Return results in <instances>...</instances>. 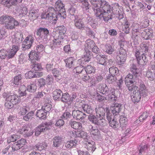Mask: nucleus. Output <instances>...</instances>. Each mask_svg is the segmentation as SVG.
<instances>
[{
	"label": "nucleus",
	"instance_id": "8fccbe9b",
	"mask_svg": "<svg viewBox=\"0 0 155 155\" xmlns=\"http://www.w3.org/2000/svg\"><path fill=\"white\" fill-rule=\"evenodd\" d=\"M119 78L118 77L110 74L107 76V80L109 83H112Z\"/></svg>",
	"mask_w": 155,
	"mask_h": 155
},
{
	"label": "nucleus",
	"instance_id": "f257e3e1",
	"mask_svg": "<svg viewBox=\"0 0 155 155\" xmlns=\"http://www.w3.org/2000/svg\"><path fill=\"white\" fill-rule=\"evenodd\" d=\"M125 83L128 90L130 91H133L131 96L132 101L134 103L139 102L140 100L141 95L143 96L145 95L142 94L138 87L134 85V83H136L134 78L131 74L127 75L125 78Z\"/></svg>",
	"mask_w": 155,
	"mask_h": 155
},
{
	"label": "nucleus",
	"instance_id": "49530a36",
	"mask_svg": "<svg viewBox=\"0 0 155 155\" xmlns=\"http://www.w3.org/2000/svg\"><path fill=\"white\" fill-rule=\"evenodd\" d=\"M29 17L31 20L33 21L38 17V14L36 10H31L29 12Z\"/></svg>",
	"mask_w": 155,
	"mask_h": 155
},
{
	"label": "nucleus",
	"instance_id": "7ed1b4c3",
	"mask_svg": "<svg viewBox=\"0 0 155 155\" xmlns=\"http://www.w3.org/2000/svg\"><path fill=\"white\" fill-rule=\"evenodd\" d=\"M109 5L110 7L109 9H108V12L106 11L105 12L106 13L107 12V15H104L103 13H102L101 14L100 17L99 18L100 19L102 18L103 20L106 22H107L109 20L112 19V14L116 15L120 12V11H121L117 5H115L113 7H111L109 4Z\"/></svg>",
	"mask_w": 155,
	"mask_h": 155
},
{
	"label": "nucleus",
	"instance_id": "9b49d317",
	"mask_svg": "<svg viewBox=\"0 0 155 155\" xmlns=\"http://www.w3.org/2000/svg\"><path fill=\"white\" fill-rule=\"evenodd\" d=\"M19 25V22L11 16L8 18V19L5 24L4 26L6 29L12 30L14 29L15 27L18 26Z\"/></svg>",
	"mask_w": 155,
	"mask_h": 155
},
{
	"label": "nucleus",
	"instance_id": "dca6fc26",
	"mask_svg": "<svg viewBox=\"0 0 155 155\" xmlns=\"http://www.w3.org/2000/svg\"><path fill=\"white\" fill-rule=\"evenodd\" d=\"M30 130L29 127H23L18 130V133L23 134L25 137H27L31 136L34 133L32 130Z\"/></svg>",
	"mask_w": 155,
	"mask_h": 155
},
{
	"label": "nucleus",
	"instance_id": "4468645a",
	"mask_svg": "<svg viewBox=\"0 0 155 155\" xmlns=\"http://www.w3.org/2000/svg\"><path fill=\"white\" fill-rule=\"evenodd\" d=\"M23 0H0V3L5 6L10 8L12 5H15L21 3Z\"/></svg>",
	"mask_w": 155,
	"mask_h": 155
},
{
	"label": "nucleus",
	"instance_id": "bf43d9fd",
	"mask_svg": "<svg viewBox=\"0 0 155 155\" xmlns=\"http://www.w3.org/2000/svg\"><path fill=\"white\" fill-rule=\"evenodd\" d=\"M32 63V64L31 65V67L32 69L37 71H38L41 68V65L36 62V61L34 62V63Z\"/></svg>",
	"mask_w": 155,
	"mask_h": 155
},
{
	"label": "nucleus",
	"instance_id": "aec40b11",
	"mask_svg": "<svg viewBox=\"0 0 155 155\" xmlns=\"http://www.w3.org/2000/svg\"><path fill=\"white\" fill-rule=\"evenodd\" d=\"M121 109V105L120 104L115 103L110 108V113H112V115L115 117L118 114Z\"/></svg>",
	"mask_w": 155,
	"mask_h": 155
},
{
	"label": "nucleus",
	"instance_id": "473e14b6",
	"mask_svg": "<svg viewBox=\"0 0 155 155\" xmlns=\"http://www.w3.org/2000/svg\"><path fill=\"white\" fill-rule=\"evenodd\" d=\"M130 70L132 74L134 75V76L132 74H129H129H131L133 76V77L134 78L135 80L137 82L136 79L137 76L139 75V69L137 68L135 65L133 64L132 67L130 68Z\"/></svg>",
	"mask_w": 155,
	"mask_h": 155
},
{
	"label": "nucleus",
	"instance_id": "ea45409f",
	"mask_svg": "<svg viewBox=\"0 0 155 155\" xmlns=\"http://www.w3.org/2000/svg\"><path fill=\"white\" fill-rule=\"evenodd\" d=\"M109 73L111 75L118 77L120 75L119 74V70L117 67H112L110 68L109 69Z\"/></svg>",
	"mask_w": 155,
	"mask_h": 155
},
{
	"label": "nucleus",
	"instance_id": "393cba45",
	"mask_svg": "<svg viewBox=\"0 0 155 155\" xmlns=\"http://www.w3.org/2000/svg\"><path fill=\"white\" fill-rule=\"evenodd\" d=\"M95 58L97 63L104 66L106 65L107 59L105 55L101 56L100 55H97L96 56Z\"/></svg>",
	"mask_w": 155,
	"mask_h": 155
},
{
	"label": "nucleus",
	"instance_id": "4c0bfd02",
	"mask_svg": "<svg viewBox=\"0 0 155 155\" xmlns=\"http://www.w3.org/2000/svg\"><path fill=\"white\" fill-rule=\"evenodd\" d=\"M94 142L93 141H92L91 142H87L86 143V146L85 147L90 152H93L96 149V148L94 145Z\"/></svg>",
	"mask_w": 155,
	"mask_h": 155
},
{
	"label": "nucleus",
	"instance_id": "72a5a7b5",
	"mask_svg": "<svg viewBox=\"0 0 155 155\" xmlns=\"http://www.w3.org/2000/svg\"><path fill=\"white\" fill-rule=\"evenodd\" d=\"M142 36L146 40L151 39L152 38L153 34L147 29L144 30L142 33Z\"/></svg>",
	"mask_w": 155,
	"mask_h": 155
},
{
	"label": "nucleus",
	"instance_id": "e433bc0d",
	"mask_svg": "<svg viewBox=\"0 0 155 155\" xmlns=\"http://www.w3.org/2000/svg\"><path fill=\"white\" fill-rule=\"evenodd\" d=\"M78 142L76 140L68 141L65 144V147L66 148H71L75 147Z\"/></svg>",
	"mask_w": 155,
	"mask_h": 155
},
{
	"label": "nucleus",
	"instance_id": "ddd939ff",
	"mask_svg": "<svg viewBox=\"0 0 155 155\" xmlns=\"http://www.w3.org/2000/svg\"><path fill=\"white\" fill-rule=\"evenodd\" d=\"M97 127H94L92 125L88 126V128L91 132V137L94 139L97 140L101 138L100 131L97 128Z\"/></svg>",
	"mask_w": 155,
	"mask_h": 155
},
{
	"label": "nucleus",
	"instance_id": "423d86ee",
	"mask_svg": "<svg viewBox=\"0 0 155 155\" xmlns=\"http://www.w3.org/2000/svg\"><path fill=\"white\" fill-rule=\"evenodd\" d=\"M117 58L119 65H122L125 62L127 57V53L125 49L121 46L119 51L117 52Z\"/></svg>",
	"mask_w": 155,
	"mask_h": 155
},
{
	"label": "nucleus",
	"instance_id": "20e7f679",
	"mask_svg": "<svg viewBox=\"0 0 155 155\" xmlns=\"http://www.w3.org/2000/svg\"><path fill=\"white\" fill-rule=\"evenodd\" d=\"M59 30V35L58 37L54 36V39L53 40V46L54 47L58 46L63 41L66 33V28L63 25L58 27Z\"/></svg>",
	"mask_w": 155,
	"mask_h": 155
},
{
	"label": "nucleus",
	"instance_id": "338daca9",
	"mask_svg": "<svg viewBox=\"0 0 155 155\" xmlns=\"http://www.w3.org/2000/svg\"><path fill=\"white\" fill-rule=\"evenodd\" d=\"M87 49L88 51L91 50L92 51V49L96 46L94 42L93 41H90L89 42H88L87 45Z\"/></svg>",
	"mask_w": 155,
	"mask_h": 155
},
{
	"label": "nucleus",
	"instance_id": "f3484780",
	"mask_svg": "<svg viewBox=\"0 0 155 155\" xmlns=\"http://www.w3.org/2000/svg\"><path fill=\"white\" fill-rule=\"evenodd\" d=\"M72 15V19L74 22V25L78 29L81 30L84 29V25L81 20L80 19L78 16L76 15L75 16H74Z\"/></svg>",
	"mask_w": 155,
	"mask_h": 155
},
{
	"label": "nucleus",
	"instance_id": "1a4fd4ad",
	"mask_svg": "<svg viewBox=\"0 0 155 155\" xmlns=\"http://www.w3.org/2000/svg\"><path fill=\"white\" fill-rule=\"evenodd\" d=\"M34 41V37L30 35L27 36L22 44L21 48L23 51L30 49Z\"/></svg>",
	"mask_w": 155,
	"mask_h": 155
},
{
	"label": "nucleus",
	"instance_id": "09e8293b",
	"mask_svg": "<svg viewBox=\"0 0 155 155\" xmlns=\"http://www.w3.org/2000/svg\"><path fill=\"white\" fill-rule=\"evenodd\" d=\"M21 75L20 74L15 76L14 78V84L17 85H20L21 84Z\"/></svg>",
	"mask_w": 155,
	"mask_h": 155
},
{
	"label": "nucleus",
	"instance_id": "603ef678",
	"mask_svg": "<svg viewBox=\"0 0 155 155\" xmlns=\"http://www.w3.org/2000/svg\"><path fill=\"white\" fill-rule=\"evenodd\" d=\"M91 52L90 51L86 50V52L84 53V57L83 58L84 60L86 61H89L91 58Z\"/></svg>",
	"mask_w": 155,
	"mask_h": 155
},
{
	"label": "nucleus",
	"instance_id": "0eeeda50",
	"mask_svg": "<svg viewBox=\"0 0 155 155\" xmlns=\"http://www.w3.org/2000/svg\"><path fill=\"white\" fill-rule=\"evenodd\" d=\"M106 112L107 119L109 122L110 126L114 128L118 127L120 126L119 124L117 121L116 117L112 115L108 108H106Z\"/></svg>",
	"mask_w": 155,
	"mask_h": 155
},
{
	"label": "nucleus",
	"instance_id": "5701e85b",
	"mask_svg": "<svg viewBox=\"0 0 155 155\" xmlns=\"http://www.w3.org/2000/svg\"><path fill=\"white\" fill-rule=\"evenodd\" d=\"M86 114L79 110H74L72 111L73 117L77 120L83 119L85 117Z\"/></svg>",
	"mask_w": 155,
	"mask_h": 155
},
{
	"label": "nucleus",
	"instance_id": "bb28decb",
	"mask_svg": "<svg viewBox=\"0 0 155 155\" xmlns=\"http://www.w3.org/2000/svg\"><path fill=\"white\" fill-rule=\"evenodd\" d=\"M64 61L66 63V67L70 68L74 67L76 60L73 58L70 57L65 60Z\"/></svg>",
	"mask_w": 155,
	"mask_h": 155
},
{
	"label": "nucleus",
	"instance_id": "cd10ccee",
	"mask_svg": "<svg viewBox=\"0 0 155 155\" xmlns=\"http://www.w3.org/2000/svg\"><path fill=\"white\" fill-rule=\"evenodd\" d=\"M96 116L100 118H103L105 116V110L102 107H99L96 108Z\"/></svg>",
	"mask_w": 155,
	"mask_h": 155
},
{
	"label": "nucleus",
	"instance_id": "39448f33",
	"mask_svg": "<svg viewBox=\"0 0 155 155\" xmlns=\"http://www.w3.org/2000/svg\"><path fill=\"white\" fill-rule=\"evenodd\" d=\"M47 12V14H45L42 16V18L52 19L54 21H56L58 20V18H63V15H62L61 13H60L59 12H57L53 7H49Z\"/></svg>",
	"mask_w": 155,
	"mask_h": 155
},
{
	"label": "nucleus",
	"instance_id": "0e129e2a",
	"mask_svg": "<svg viewBox=\"0 0 155 155\" xmlns=\"http://www.w3.org/2000/svg\"><path fill=\"white\" fill-rule=\"evenodd\" d=\"M23 35L20 34L19 36L16 37L14 39L13 41H15L16 44H19L22 42L23 40Z\"/></svg>",
	"mask_w": 155,
	"mask_h": 155
},
{
	"label": "nucleus",
	"instance_id": "a878e982",
	"mask_svg": "<svg viewBox=\"0 0 155 155\" xmlns=\"http://www.w3.org/2000/svg\"><path fill=\"white\" fill-rule=\"evenodd\" d=\"M12 48L7 51L8 52V58L9 59L13 58L19 49V48L17 45H13Z\"/></svg>",
	"mask_w": 155,
	"mask_h": 155
},
{
	"label": "nucleus",
	"instance_id": "2eb2a0df",
	"mask_svg": "<svg viewBox=\"0 0 155 155\" xmlns=\"http://www.w3.org/2000/svg\"><path fill=\"white\" fill-rule=\"evenodd\" d=\"M88 119L93 124L96 125H101L104 124L103 121H104V119L103 118H100L98 117H97L93 115H90L88 116Z\"/></svg>",
	"mask_w": 155,
	"mask_h": 155
},
{
	"label": "nucleus",
	"instance_id": "6ab92c4d",
	"mask_svg": "<svg viewBox=\"0 0 155 155\" xmlns=\"http://www.w3.org/2000/svg\"><path fill=\"white\" fill-rule=\"evenodd\" d=\"M115 89H111L110 93L107 95L106 100L112 103H115L117 100V97L115 94Z\"/></svg>",
	"mask_w": 155,
	"mask_h": 155
},
{
	"label": "nucleus",
	"instance_id": "f704fd0d",
	"mask_svg": "<svg viewBox=\"0 0 155 155\" xmlns=\"http://www.w3.org/2000/svg\"><path fill=\"white\" fill-rule=\"evenodd\" d=\"M69 125L75 129H80L82 127L81 124L78 122L73 121L72 120L69 121Z\"/></svg>",
	"mask_w": 155,
	"mask_h": 155
},
{
	"label": "nucleus",
	"instance_id": "e2e57ef3",
	"mask_svg": "<svg viewBox=\"0 0 155 155\" xmlns=\"http://www.w3.org/2000/svg\"><path fill=\"white\" fill-rule=\"evenodd\" d=\"M8 52L7 51L2 49L0 51V57L2 59H5L6 57H8Z\"/></svg>",
	"mask_w": 155,
	"mask_h": 155
},
{
	"label": "nucleus",
	"instance_id": "3c124183",
	"mask_svg": "<svg viewBox=\"0 0 155 155\" xmlns=\"http://www.w3.org/2000/svg\"><path fill=\"white\" fill-rule=\"evenodd\" d=\"M76 136L77 137H81L84 139L87 137V133L83 130H77L76 131Z\"/></svg>",
	"mask_w": 155,
	"mask_h": 155
},
{
	"label": "nucleus",
	"instance_id": "a18cd8bd",
	"mask_svg": "<svg viewBox=\"0 0 155 155\" xmlns=\"http://www.w3.org/2000/svg\"><path fill=\"white\" fill-rule=\"evenodd\" d=\"M20 138V136L17 134H13L8 137L7 142L10 143L11 142H14Z\"/></svg>",
	"mask_w": 155,
	"mask_h": 155
},
{
	"label": "nucleus",
	"instance_id": "c756f323",
	"mask_svg": "<svg viewBox=\"0 0 155 155\" xmlns=\"http://www.w3.org/2000/svg\"><path fill=\"white\" fill-rule=\"evenodd\" d=\"M48 146V143L45 142L42 143H38L36 145L34 146L33 149L36 150L41 151L46 149Z\"/></svg>",
	"mask_w": 155,
	"mask_h": 155
},
{
	"label": "nucleus",
	"instance_id": "a19ab883",
	"mask_svg": "<svg viewBox=\"0 0 155 155\" xmlns=\"http://www.w3.org/2000/svg\"><path fill=\"white\" fill-rule=\"evenodd\" d=\"M82 108L85 113L88 114H91L92 113L93 110L91 106L88 104H83Z\"/></svg>",
	"mask_w": 155,
	"mask_h": 155
},
{
	"label": "nucleus",
	"instance_id": "79ce46f5",
	"mask_svg": "<svg viewBox=\"0 0 155 155\" xmlns=\"http://www.w3.org/2000/svg\"><path fill=\"white\" fill-rule=\"evenodd\" d=\"M127 119L123 116L120 117L119 120L120 126V127L123 128L127 124Z\"/></svg>",
	"mask_w": 155,
	"mask_h": 155
},
{
	"label": "nucleus",
	"instance_id": "6e6552de",
	"mask_svg": "<svg viewBox=\"0 0 155 155\" xmlns=\"http://www.w3.org/2000/svg\"><path fill=\"white\" fill-rule=\"evenodd\" d=\"M36 34L39 38L44 41H47L48 39V37L50 35L49 30L45 27H40L36 31Z\"/></svg>",
	"mask_w": 155,
	"mask_h": 155
},
{
	"label": "nucleus",
	"instance_id": "37998d69",
	"mask_svg": "<svg viewBox=\"0 0 155 155\" xmlns=\"http://www.w3.org/2000/svg\"><path fill=\"white\" fill-rule=\"evenodd\" d=\"M62 96L61 97L60 100L63 102L67 103L70 101V95L67 93L62 94Z\"/></svg>",
	"mask_w": 155,
	"mask_h": 155
},
{
	"label": "nucleus",
	"instance_id": "a211bd4d",
	"mask_svg": "<svg viewBox=\"0 0 155 155\" xmlns=\"http://www.w3.org/2000/svg\"><path fill=\"white\" fill-rule=\"evenodd\" d=\"M26 140L24 139H21L12 144L11 147L14 152L21 148L25 144Z\"/></svg>",
	"mask_w": 155,
	"mask_h": 155
},
{
	"label": "nucleus",
	"instance_id": "680f3d73",
	"mask_svg": "<svg viewBox=\"0 0 155 155\" xmlns=\"http://www.w3.org/2000/svg\"><path fill=\"white\" fill-rule=\"evenodd\" d=\"M146 77L150 81H153L154 78L155 73L152 72L150 71H148L146 73Z\"/></svg>",
	"mask_w": 155,
	"mask_h": 155
},
{
	"label": "nucleus",
	"instance_id": "7c9ffc66",
	"mask_svg": "<svg viewBox=\"0 0 155 155\" xmlns=\"http://www.w3.org/2000/svg\"><path fill=\"white\" fill-rule=\"evenodd\" d=\"M62 91L60 89H56L52 93L53 99L55 101H59L61 97Z\"/></svg>",
	"mask_w": 155,
	"mask_h": 155
},
{
	"label": "nucleus",
	"instance_id": "9d476101",
	"mask_svg": "<svg viewBox=\"0 0 155 155\" xmlns=\"http://www.w3.org/2000/svg\"><path fill=\"white\" fill-rule=\"evenodd\" d=\"M135 55L137 59V63L139 65H144L146 64L147 60L145 53L141 54L138 49L135 50Z\"/></svg>",
	"mask_w": 155,
	"mask_h": 155
},
{
	"label": "nucleus",
	"instance_id": "5fc2aeb1",
	"mask_svg": "<svg viewBox=\"0 0 155 155\" xmlns=\"http://www.w3.org/2000/svg\"><path fill=\"white\" fill-rule=\"evenodd\" d=\"M52 107V105L49 103H45L42 107L41 109L43 110L45 112L47 113L51 109Z\"/></svg>",
	"mask_w": 155,
	"mask_h": 155
},
{
	"label": "nucleus",
	"instance_id": "4d7b16f0",
	"mask_svg": "<svg viewBox=\"0 0 155 155\" xmlns=\"http://www.w3.org/2000/svg\"><path fill=\"white\" fill-rule=\"evenodd\" d=\"M2 152L3 154H5L8 153V154L9 155L12 154L13 153H14V152L12 150L11 147L8 146H7L6 148L3 149L2 150Z\"/></svg>",
	"mask_w": 155,
	"mask_h": 155
},
{
	"label": "nucleus",
	"instance_id": "c85d7f7f",
	"mask_svg": "<svg viewBox=\"0 0 155 155\" xmlns=\"http://www.w3.org/2000/svg\"><path fill=\"white\" fill-rule=\"evenodd\" d=\"M51 71L53 76L55 78V79L57 81H58L61 79V72L59 69L54 68Z\"/></svg>",
	"mask_w": 155,
	"mask_h": 155
},
{
	"label": "nucleus",
	"instance_id": "c9c22d12",
	"mask_svg": "<svg viewBox=\"0 0 155 155\" xmlns=\"http://www.w3.org/2000/svg\"><path fill=\"white\" fill-rule=\"evenodd\" d=\"M47 114V113L41 109L37 111L36 115L40 119H44L46 118Z\"/></svg>",
	"mask_w": 155,
	"mask_h": 155
},
{
	"label": "nucleus",
	"instance_id": "412c9836",
	"mask_svg": "<svg viewBox=\"0 0 155 155\" xmlns=\"http://www.w3.org/2000/svg\"><path fill=\"white\" fill-rule=\"evenodd\" d=\"M53 146L54 147H60L63 142V138L58 135L54 137L53 139Z\"/></svg>",
	"mask_w": 155,
	"mask_h": 155
},
{
	"label": "nucleus",
	"instance_id": "f03ea898",
	"mask_svg": "<svg viewBox=\"0 0 155 155\" xmlns=\"http://www.w3.org/2000/svg\"><path fill=\"white\" fill-rule=\"evenodd\" d=\"M91 3L96 17L99 18L101 14L103 13L104 15H107V12H105L106 11L108 12L110 7L108 2L105 0H91Z\"/></svg>",
	"mask_w": 155,
	"mask_h": 155
},
{
	"label": "nucleus",
	"instance_id": "6e6d98bb",
	"mask_svg": "<svg viewBox=\"0 0 155 155\" xmlns=\"http://www.w3.org/2000/svg\"><path fill=\"white\" fill-rule=\"evenodd\" d=\"M76 74L78 75L80 74V76L83 74L84 73H85V71L83 66L81 65L79 66H78L76 68Z\"/></svg>",
	"mask_w": 155,
	"mask_h": 155
},
{
	"label": "nucleus",
	"instance_id": "b1692460",
	"mask_svg": "<svg viewBox=\"0 0 155 155\" xmlns=\"http://www.w3.org/2000/svg\"><path fill=\"white\" fill-rule=\"evenodd\" d=\"M29 57L32 63H34L36 60L38 61L40 59L39 53L36 52L35 51H31L28 54Z\"/></svg>",
	"mask_w": 155,
	"mask_h": 155
},
{
	"label": "nucleus",
	"instance_id": "2f4dec72",
	"mask_svg": "<svg viewBox=\"0 0 155 155\" xmlns=\"http://www.w3.org/2000/svg\"><path fill=\"white\" fill-rule=\"evenodd\" d=\"M101 92L103 94L105 95H108L110 93L111 89H114V88L112 87H110L108 88V87L105 84H103L101 86Z\"/></svg>",
	"mask_w": 155,
	"mask_h": 155
},
{
	"label": "nucleus",
	"instance_id": "052dcab7",
	"mask_svg": "<svg viewBox=\"0 0 155 155\" xmlns=\"http://www.w3.org/2000/svg\"><path fill=\"white\" fill-rule=\"evenodd\" d=\"M35 73V72H33L32 71H28L25 74V77L29 79L35 78L36 77Z\"/></svg>",
	"mask_w": 155,
	"mask_h": 155
},
{
	"label": "nucleus",
	"instance_id": "4be33fe9",
	"mask_svg": "<svg viewBox=\"0 0 155 155\" xmlns=\"http://www.w3.org/2000/svg\"><path fill=\"white\" fill-rule=\"evenodd\" d=\"M6 101H9L13 104H16L20 102V99L19 97L17 94H13L7 96L6 98Z\"/></svg>",
	"mask_w": 155,
	"mask_h": 155
},
{
	"label": "nucleus",
	"instance_id": "c03bdc74",
	"mask_svg": "<svg viewBox=\"0 0 155 155\" xmlns=\"http://www.w3.org/2000/svg\"><path fill=\"white\" fill-rule=\"evenodd\" d=\"M85 70L87 73L93 74L95 72V68L94 67L91 65H87L85 67Z\"/></svg>",
	"mask_w": 155,
	"mask_h": 155
},
{
	"label": "nucleus",
	"instance_id": "de8ad7c7",
	"mask_svg": "<svg viewBox=\"0 0 155 155\" xmlns=\"http://www.w3.org/2000/svg\"><path fill=\"white\" fill-rule=\"evenodd\" d=\"M25 105H24L23 107H21L20 109V111L19 112V114L21 115H25L29 111V107Z\"/></svg>",
	"mask_w": 155,
	"mask_h": 155
},
{
	"label": "nucleus",
	"instance_id": "864d4df0",
	"mask_svg": "<svg viewBox=\"0 0 155 155\" xmlns=\"http://www.w3.org/2000/svg\"><path fill=\"white\" fill-rule=\"evenodd\" d=\"M140 52L143 53H146L148 52L149 50V47L147 45L144 43H142L140 45Z\"/></svg>",
	"mask_w": 155,
	"mask_h": 155
},
{
	"label": "nucleus",
	"instance_id": "774afa93",
	"mask_svg": "<svg viewBox=\"0 0 155 155\" xmlns=\"http://www.w3.org/2000/svg\"><path fill=\"white\" fill-rule=\"evenodd\" d=\"M71 117V114L68 111L65 112L61 116V118L64 120L68 119Z\"/></svg>",
	"mask_w": 155,
	"mask_h": 155
},
{
	"label": "nucleus",
	"instance_id": "f8f14e48",
	"mask_svg": "<svg viewBox=\"0 0 155 155\" xmlns=\"http://www.w3.org/2000/svg\"><path fill=\"white\" fill-rule=\"evenodd\" d=\"M54 9L57 12H59L63 15L62 16L63 18H66V12L64 8V5L61 0H58L55 2V8H54Z\"/></svg>",
	"mask_w": 155,
	"mask_h": 155
},
{
	"label": "nucleus",
	"instance_id": "58836bf2",
	"mask_svg": "<svg viewBox=\"0 0 155 155\" xmlns=\"http://www.w3.org/2000/svg\"><path fill=\"white\" fill-rule=\"evenodd\" d=\"M48 129V128L47 127L43 128V127H42L41 125H40L36 128L35 131V135L36 136H38L41 132H44L46 130V129Z\"/></svg>",
	"mask_w": 155,
	"mask_h": 155
},
{
	"label": "nucleus",
	"instance_id": "69168bd1",
	"mask_svg": "<svg viewBox=\"0 0 155 155\" xmlns=\"http://www.w3.org/2000/svg\"><path fill=\"white\" fill-rule=\"evenodd\" d=\"M34 115V112H28L26 115L23 117V119L26 121H28L29 119H31L32 118Z\"/></svg>",
	"mask_w": 155,
	"mask_h": 155
},
{
	"label": "nucleus",
	"instance_id": "13d9d810",
	"mask_svg": "<svg viewBox=\"0 0 155 155\" xmlns=\"http://www.w3.org/2000/svg\"><path fill=\"white\" fill-rule=\"evenodd\" d=\"M106 51V53L108 54H111L114 51V49L110 45H105Z\"/></svg>",
	"mask_w": 155,
	"mask_h": 155
}]
</instances>
